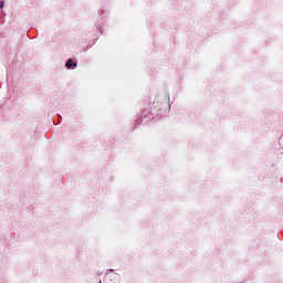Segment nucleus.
I'll use <instances>...</instances> for the list:
<instances>
[{
    "label": "nucleus",
    "mask_w": 283,
    "mask_h": 283,
    "mask_svg": "<svg viewBox=\"0 0 283 283\" xmlns=\"http://www.w3.org/2000/svg\"><path fill=\"white\" fill-rule=\"evenodd\" d=\"M76 66H77V64L74 63L73 60H67V61H66V64H65V67H66V69H70V70H71L72 67H76Z\"/></svg>",
    "instance_id": "nucleus-1"
},
{
    "label": "nucleus",
    "mask_w": 283,
    "mask_h": 283,
    "mask_svg": "<svg viewBox=\"0 0 283 283\" xmlns=\"http://www.w3.org/2000/svg\"><path fill=\"white\" fill-rule=\"evenodd\" d=\"M3 7H4V3L0 2V9H3Z\"/></svg>",
    "instance_id": "nucleus-2"
}]
</instances>
